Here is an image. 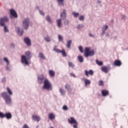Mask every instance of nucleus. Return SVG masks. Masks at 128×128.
<instances>
[{
	"label": "nucleus",
	"instance_id": "f257e3e1",
	"mask_svg": "<svg viewBox=\"0 0 128 128\" xmlns=\"http://www.w3.org/2000/svg\"><path fill=\"white\" fill-rule=\"evenodd\" d=\"M26 56L23 55L21 57V62L23 64H25V66H29L30 62H28V60H30V58H32V53L30 52H26Z\"/></svg>",
	"mask_w": 128,
	"mask_h": 128
},
{
	"label": "nucleus",
	"instance_id": "f03ea898",
	"mask_svg": "<svg viewBox=\"0 0 128 128\" xmlns=\"http://www.w3.org/2000/svg\"><path fill=\"white\" fill-rule=\"evenodd\" d=\"M1 96L2 98L5 100V104H6L7 106H12V97H10V96L8 95L6 92H2L1 94Z\"/></svg>",
	"mask_w": 128,
	"mask_h": 128
},
{
	"label": "nucleus",
	"instance_id": "7ed1b4c3",
	"mask_svg": "<svg viewBox=\"0 0 128 128\" xmlns=\"http://www.w3.org/2000/svg\"><path fill=\"white\" fill-rule=\"evenodd\" d=\"M8 22V18L6 16L0 19V26H4V32H9L6 25V22Z\"/></svg>",
	"mask_w": 128,
	"mask_h": 128
},
{
	"label": "nucleus",
	"instance_id": "20e7f679",
	"mask_svg": "<svg viewBox=\"0 0 128 128\" xmlns=\"http://www.w3.org/2000/svg\"><path fill=\"white\" fill-rule=\"evenodd\" d=\"M43 90H46L48 92L50 90H52V83L48 79H45L43 82V86L42 87Z\"/></svg>",
	"mask_w": 128,
	"mask_h": 128
},
{
	"label": "nucleus",
	"instance_id": "39448f33",
	"mask_svg": "<svg viewBox=\"0 0 128 128\" xmlns=\"http://www.w3.org/2000/svg\"><path fill=\"white\" fill-rule=\"evenodd\" d=\"M30 24V20L28 18H24L22 22V26L24 30H28Z\"/></svg>",
	"mask_w": 128,
	"mask_h": 128
},
{
	"label": "nucleus",
	"instance_id": "423d86ee",
	"mask_svg": "<svg viewBox=\"0 0 128 128\" xmlns=\"http://www.w3.org/2000/svg\"><path fill=\"white\" fill-rule=\"evenodd\" d=\"M94 56V50H90V48L86 47L85 48L84 56L88 58V56Z\"/></svg>",
	"mask_w": 128,
	"mask_h": 128
},
{
	"label": "nucleus",
	"instance_id": "0eeeda50",
	"mask_svg": "<svg viewBox=\"0 0 128 128\" xmlns=\"http://www.w3.org/2000/svg\"><path fill=\"white\" fill-rule=\"evenodd\" d=\"M44 82V76L42 74H40L38 76V82L40 84H42V82Z\"/></svg>",
	"mask_w": 128,
	"mask_h": 128
},
{
	"label": "nucleus",
	"instance_id": "6e6552de",
	"mask_svg": "<svg viewBox=\"0 0 128 128\" xmlns=\"http://www.w3.org/2000/svg\"><path fill=\"white\" fill-rule=\"evenodd\" d=\"M60 16L61 20H65L66 18V10L64 9L62 10V12L60 14Z\"/></svg>",
	"mask_w": 128,
	"mask_h": 128
},
{
	"label": "nucleus",
	"instance_id": "1a4fd4ad",
	"mask_svg": "<svg viewBox=\"0 0 128 128\" xmlns=\"http://www.w3.org/2000/svg\"><path fill=\"white\" fill-rule=\"evenodd\" d=\"M101 70L104 72H105V74H108V72H110V66H102L101 68Z\"/></svg>",
	"mask_w": 128,
	"mask_h": 128
},
{
	"label": "nucleus",
	"instance_id": "9d476101",
	"mask_svg": "<svg viewBox=\"0 0 128 128\" xmlns=\"http://www.w3.org/2000/svg\"><path fill=\"white\" fill-rule=\"evenodd\" d=\"M68 122L70 124H77L76 120L74 119V117H70V118L68 119Z\"/></svg>",
	"mask_w": 128,
	"mask_h": 128
},
{
	"label": "nucleus",
	"instance_id": "9b49d317",
	"mask_svg": "<svg viewBox=\"0 0 128 128\" xmlns=\"http://www.w3.org/2000/svg\"><path fill=\"white\" fill-rule=\"evenodd\" d=\"M24 42L28 46H32L30 39L28 37H26L24 38Z\"/></svg>",
	"mask_w": 128,
	"mask_h": 128
},
{
	"label": "nucleus",
	"instance_id": "f8f14e48",
	"mask_svg": "<svg viewBox=\"0 0 128 128\" xmlns=\"http://www.w3.org/2000/svg\"><path fill=\"white\" fill-rule=\"evenodd\" d=\"M94 70H90L89 71H88V70H84V74L86 76H88V75L90 76H94Z\"/></svg>",
	"mask_w": 128,
	"mask_h": 128
},
{
	"label": "nucleus",
	"instance_id": "ddd939ff",
	"mask_svg": "<svg viewBox=\"0 0 128 128\" xmlns=\"http://www.w3.org/2000/svg\"><path fill=\"white\" fill-rule=\"evenodd\" d=\"M10 14L12 16H13V18H18V14H16V12L14 10L11 9L10 10Z\"/></svg>",
	"mask_w": 128,
	"mask_h": 128
},
{
	"label": "nucleus",
	"instance_id": "4468645a",
	"mask_svg": "<svg viewBox=\"0 0 128 128\" xmlns=\"http://www.w3.org/2000/svg\"><path fill=\"white\" fill-rule=\"evenodd\" d=\"M108 26L107 25L104 26L102 28V36H104V34H106V30H108Z\"/></svg>",
	"mask_w": 128,
	"mask_h": 128
},
{
	"label": "nucleus",
	"instance_id": "2eb2a0df",
	"mask_svg": "<svg viewBox=\"0 0 128 128\" xmlns=\"http://www.w3.org/2000/svg\"><path fill=\"white\" fill-rule=\"evenodd\" d=\"M62 19L60 18L57 20V26L58 28H60L62 26Z\"/></svg>",
	"mask_w": 128,
	"mask_h": 128
},
{
	"label": "nucleus",
	"instance_id": "dca6fc26",
	"mask_svg": "<svg viewBox=\"0 0 128 128\" xmlns=\"http://www.w3.org/2000/svg\"><path fill=\"white\" fill-rule=\"evenodd\" d=\"M12 114L10 112L6 113V114H4V118H6L7 120H10L12 118Z\"/></svg>",
	"mask_w": 128,
	"mask_h": 128
},
{
	"label": "nucleus",
	"instance_id": "f3484780",
	"mask_svg": "<svg viewBox=\"0 0 128 128\" xmlns=\"http://www.w3.org/2000/svg\"><path fill=\"white\" fill-rule=\"evenodd\" d=\"M114 66H122V62L120 60H116L114 62Z\"/></svg>",
	"mask_w": 128,
	"mask_h": 128
},
{
	"label": "nucleus",
	"instance_id": "a211bd4d",
	"mask_svg": "<svg viewBox=\"0 0 128 128\" xmlns=\"http://www.w3.org/2000/svg\"><path fill=\"white\" fill-rule=\"evenodd\" d=\"M32 120H34L37 122H38L40 120V118L36 115H32Z\"/></svg>",
	"mask_w": 128,
	"mask_h": 128
},
{
	"label": "nucleus",
	"instance_id": "6ab92c4d",
	"mask_svg": "<svg viewBox=\"0 0 128 128\" xmlns=\"http://www.w3.org/2000/svg\"><path fill=\"white\" fill-rule=\"evenodd\" d=\"M84 28V25L82 24H80L76 26V28L79 30H80Z\"/></svg>",
	"mask_w": 128,
	"mask_h": 128
},
{
	"label": "nucleus",
	"instance_id": "aec40b11",
	"mask_svg": "<svg viewBox=\"0 0 128 128\" xmlns=\"http://www.w3.org/2000/svg\"><path fill=\"white\" fill-rule=\"evenodd\" d=\"M57 2L58 4V6H64V0H57Z\"/></svg>",
	"mask_w": 128,
	"mask_h": 128
},
{
	"label": "nucleus",
	"instance_id": "412c9836",
	"mask_svg": "<svg viewBox=\"0 0 128 128\" xmlns=\"http://www.w3.org/2000/svg\"><path fill=\"white\" fill-rule=\"evenodd\" d=\"M38 56L40 58H42V60H46V56H44V53L42 52L39 53Z\"/></svg>",
	"mask_w": 128,
	"mask_h": 128
},
{
	"label": "nucleus",
	"instance_id": "4be33fe9",
	"mask_svg": "<svg viewBox=\"0 0 128 128\" xmlns=\"http://www.w3.org/2000/svg\"><path fill=\"white\" fill-rule=\"evenodd\" d=\"M102 94L103 96H106L108 94V91L106 90H102Z\"/></svg>",
	"mask_w": 128,
	"mask_h": 128
},
{
	"label": "nucleus",
	"instance_id": "5701e85b",
	"mask_svg": "<svg viewBox=\"0 0 128 128\" xmlns=\"http://www.w3.org/2000/svg\"><path fill=\"white\" fill-rule=\"evenodd\" d=\"M17 32H18V36H22V34H24L23 30H20V29L19 28H17Z\"/></svg>",
	"mask_w": 128,
	"mask_h": 128
},
{
	"label": "nucleus",
	"instance_id": "b1692460",
	"mask_svg": "<svg viewBox=\"0 0 128 128\" xmlns=\"http://www.w3.org/2000/svg\"><path fill=\"white\" fill-rule=\"evenodd\" d=\"M46 20L49 22V24H51L52 22V18H50V15H47L46 17Z\"/></svg>",
	"mask_w": 128,
	"mask_h": 128
},
{
	"label": "nucleus",
	"instance_id": "393cba45",
	"mask_svg": "<svg viewBox=\"0 0 128 128\" xmlns=\"http://www.w3.org/2000/svg\"><path fill=\"white\" fill-rule=\"evenodd\" d=\"M44 40L47 42H52V38H50V36H46L44 37Z\"/></svg>",
	"mask_w": 128,
	"mask_h": 128
},
{
	"label": "nucleus",
	"instance_id": "a878e982",
	"mask_svg": "<svg viewBox=\"0 0 128 128\" xmlns=\"http://www.w3.org/2000/svg\"><path fill=\"white\" fill-rule=\"evenodd\" d=\"M65 88H66V90H68V92L72 90V88H70V84H66L65 86Z\"/></svg>",
	"mask_w": 128,
	"mask_h": 128
},
{
	"label": "nucleus",
	"instance_id": "bb28decb",
	"mask_svg": "<svg viewBox=\"0 0 128 128\" xmlns=\"http://www.w3.org/2000/svg\"><path fill=\"white\" fill-rule=\"evenodd\" d=\"M6 70L8 72H10V70H12V66H10V64H6Z\"/></svg>",
	"mask_w": 128,
	"mask_h": 128
},
{
	"label": "nucleus",
	"instance_id": "cd10ccee",
	"mask_svg": "<svg viewBox=\"0 0 128 128\" xmlns=\"http://www.w3.org/2000/svg\"><path fill=\"white\" fill-rule=\"evenodd\" d=\"M84 82L85 84V86H86L88 84H90V81L88 79H84Z\"/></svg>",
	"mask_w": 128,
	"mask_h": 128
},
{
	"label": "nucleus",
	"instance_id": "c85d7f7f",
	"mask_svg": "<svg viewBox=\"0 0 128 128\" xmlns=\"http://www.w3.org/2000/svg\"><path fill=\"white\" fill-rule=\"evenodd\" d=\"M72 40H69L67 42V48H70V46H72Z\"/></svg>",
	"mask_w": 128,
	"mask_h": 128
},
{
	"label": "nucleus",
	"instance_id": "c756f323",
	"mask_svg": "<svg viewBox=\"0 0 128 128\" xmlns=\"http://www.w3.org/2000/svg\"><path fill=\"white\" fill-rule=\"evenodd\" d=\"M48 74L50 76H54V72L52 70H49Z\"/></svg>",
	"mask_w": 128,
	"mask_h": 128
},
{
	"label": "nucleus",
	"instance_id": "7c9ffc66",
	"mask_svg": "<svg viewBox=\"0 0 128 128\" xmlns=\"http://www.w3.org/2000/svg\"><path fill=\"white\" fill-rule=\"evenodd\" d=\"M53 50L56 52H58V54H60V52H62V50H60L58 48H57L56 46L54 47Z\"/></svg>",
	"mask_w": 128,
	"mask_h": 128
},
{
	"label": "nucleus",
	"instance_id": "2f4dec72",
	"mask_svg": "<svg viewBox=\"0 0 128 128\" xmlns=\"http://www.w3.org/2000/svg\"><path fill=\"white\" fill-rule=\"evenodd\" d=\"M78 58L80 62H84V57H82V56H78Z\"/></svg>",
	"mask_w": 128,
	"mask_h": 128
},
{
	"label": "nucleus",
	"instance_id": "473e14b6",
	"mask_svg": "<svg viewBox=\"0 0 128 128\" xmlns=\"http://www.w3.org/2000/svg\"><path fill=\"white\" fill-rule=\"evenodd\" d=\"M72 14L74 16V18H78L80 16V13L76 12H72Z\"/></svg>",
	"mask_w": 128,
	"mask_h": 128
},
{
	"label": "nucleus",
	"instance_id": "72a5a7b5",
	"mask_svg": "<svg viewBox=\"0 0 128 128\" xmlns=\"http://www.w3.org/2000/svg\"><path fill=\"white\" fill-rule=\"evenodd\" d=\"M4 62H6V64H10V60H8V58L6 57H4Z\"/></svg>",
	"mask_w": 128,
	"mask_h": 128
},
{
	"label": "nucleus",
	"instance_id": "f704fd0d",
	"mask_svg": "<svg viewBox=\"0 0 128 128\" xmlns=\"http://www.w3.org/2000/svg\"><path fill=\"white\" fill-rule=\"evenodd\" d=\"M7 92L8 94H10L9 96H12V91L10 88L7 87Z\"/></svg>",
	"mask_w": 128,
	"mask_h": 128
},
{
	"label": "nucleus",
	"instance_id": "c9c22d12",
	"mask_svg": "<svg viewBox=\"0 0 128 128\" xmlns=\"http://www.w3.org/2000/svg\"><path fill=\"white\" fill-rule=\"evenodd\" d=\"M64 26H68L70 24V20L68 19H66L64 20Z\"/></svg>",
	"mask_w": 128,
	"mask_h": 128
},
{
	"label": "nucleus",
	"instance_id": "e433bc0d",
	"mask_svg": "<svg viewBox=\"0 0 128 128\" xmlns=\"http://www.w3.org/2000/svg\"><path fill=\"white\" fill-rule=\"evenodd\" d=\"M58 40L59 42H62V40H64V37L62 35L58 34Z\"/></svg>",
	"mask_w": 128,
	"mask_h": 128
},
{
	"label": "nucleus",
	"instance_id": "4c0bfd02",
	"mask_svg": "<svg viewBox=\"0 0 128 128\" xmlns=\"http://www.w3.org/2000/svg\"><path fill=\"white\" fill-rule=\"evenodd\" d=\"M60 92L62 96H64V94H66V92L64 91V89L62 88H60Z\"/></svg>",
	"mask_w": 128,
	"mask_h": 128
},
{
	"label": "nucleus",
	"instance_id": "58836bf2",
	"mask_svg": "<svg viewBox=\"0 0 128 128\" xmlns=\"http://www.w3.org/2000/svg\"><path fill=\"white\" fill-rule=\"evenodd\" d=\"M80 22H84V16H80L78 18Z\"/></svg>",
	"mask_w": 128,
	"mask_h": 128
},
{
	"label": "nucleus",
	"instance_id": "ea45409f",
	"mask_svg": "<svg viewBox=\"0 0 128 128\" xmlns=\"http://www.w3.org/2000/svg\"><path fill=\"white\" fill-rule=\"evenodd\" d=\"M96 64H97L98 66H102V64H104V63L102 62H100L98 60H96Z\"/></svg>",
	"mask_w": 128,
	"mask_h": 128
},
{
	"label": "nucleus",
	"instance_id": "a19ab883",
	"mask_svg": "<svg viewBox=\"0 0 128 128\" xmlns=\"http://www.w3.org/2000/svg\"><path fill=\"white\" fill-rule=\"evenodd\" d=\"M68 64L70 68H74L75 66L74 64L72 62H68Z\"/></svg>",
	"mask_w": 128,
	"mask_h": 128
},
{
	"label": "nucleus",
	"instance_id": "79ce46f5",
	"mask_svg": "<svg viewBox=\"0 0 128 128\" xmlns=\"http://www.w3.org/2000/svg\"><path fill=\"white\" fill-rule=\"evenodd\" d=\"M49 118H50V120H54V114H50Z\"/></svg>",
	"mask_w": 128,
	"mask_h": 128
},
{
	"label": "nucleus",
	"instance_id": "37998d69",
	"mask_svg": "<svg viewBox=\"0 0 128 128\" xmlns=\"http://www.w3.org/2000/svg\"><path fill=\"white\" fill-rule=\"evenodd\" d=\"M60 54H62L63 56H66V52H64V50H61Z\"/></svg>",
	"mask_w": 128,
	"mask_h": 128
},
{
	"label": "nucleus",
	"instance_id": "c03bdc74",
	"mask_svg": "<svg viewBox=\"0 0 128 128\" xmlns=\"http://www.w3.org/2000/svg\"><path fill=\"white\" fill-rule=\"evenodd\" d=\"M62 110H68V106H66V105H64L63 107H62Z\"/></svg>",
	"mask_w": 128,
	"mask_h": 128
},
{
	"label": "nucleus",
	"instance_id": "a18cd8bd",
	"mask_svg": "<svg viewBox=\"0 0 128 128\" xmlns=\"http://www.w3.org/2000/svg\"><path fill=\"white\" fill-rule=\"evenodd\" d=\"M78 122H77V123H74L73 124V128H78Z\"/></svg>",
	"mask_w": 128,
	"mask_h": 128
},
{
	"label": "nucleus",
	"instance_id": "49530a36",
	"mask_svg": "<svg viewBox=\"0 0 128 128\" xmlns=\"http://www.w3.org/2000/svg\"><path fill=\"white\" fill-rule=\"evenodd\" d=\"M98 86H104V81H102V80H100V81H99Z\"/></svg>",
	"mask_w": 128,
	"mask_h": 128
},
{
	"label": "nucleus",
	"instance_id": "de8ad7c7",
	"mask_svg": "<svg viewBox=\"0 0 128 128\" xmlns=\"http://www.w3.org/2000/svg\"><path fill=\"white\" fill-rule=\"evenodd\" d=\"M78 49L80 52H84V50H82V46H80Z\"/></svg>",
	"mask_w": 128,
	"mask_h": 128
},
{
	"label": "nucleus",
	"instance_id": "09e8293b",
	"mask_svg": "<svg viewBox=\"0 0 128 128\" xmlns=\"http://www.w3.org/2000/svg\"><path fill=\"white\" fill-rule=\"evenodd\" d=\"M39 12L40 14H42V16H44V11L39 10Z\"/></svg>",
	"mask_w": 128,
	"mask_h": 128
},
{
	"label": "nucleus",
	"instance_id": "8fccbe9b",
	"mask_svg": "<svg viewBox=\"0 0 128 128\" xmlns=\"http://www.w3.org/2000/svg\"><path fill=\"white\" fill-rule=\"evenodd\" d=\"M1 82H6V78H2Z\"/></svg>",
	"mask_w": 128,
	"mask_h": 128
},
{
	"label": "nucleus",
	"instance_id": "3c124183",
	"mask_svg": "<svg viewBox=\"0 0 128 128\" xmlns=\"http://www.w3.org/2000/svg\"><path fill=\"white\" fill-rule=\"evenodd\" d=\"M89 36H90V38H94V34H92V33H90L89 34Z\"/></svg>",
	"mask_w": 128,
	"mask_h": 128
},
{
	"label": "nucleus",
	"instance_id": "603ef678",
	"mask_svg": "<svg viewBox=\"0 0 128 128\" xmlns=\"http://www.w3.org/2000/svg\"><path fill=\"white\" fill-rule=\"evenodd\" d=\"M0 118H4V113L0 112Z\"/></svg>",
	"mask_w": 128,
	"mask_h": 128
},
{
	"label": "nucleus",
	"instance_id": "864d4df0",
	"mask_svg": "<svg viewBox=\"0 0 128 128\" xmlns=\"http://www.w3.org/2000/svg\"><path fill=\"white\" fill-rule=\"evenodd\" d=\"M70 76H73V78H76V74H74V73H70Z\"/></svg>",
	"mask_w": 128,
	"mask_h": 128
},
{
	"label": "nucleus",
	"instance_id": "5fc2aeb1",
	"mask_svg": "<svg viewBox=\"0 0 128 128\" xmlns=\"http://www.w3.org/2000/svg\"><path fill=\"white\" fill-rule=\"evenodd\" d=\"M23 128H30V127L26 124H24L23 126Z\"/></svg>",
	"mask_w": 128,
	"mask_h": 128
},
{
	"label": "nucleus",
	"instance_id": "6e6d98bb",
	"mask_svg": "<svg viewBox=\"0 0 128 128\" xmlns=\"http://www.w3.org/2000/svg\"><path fill=\"white\" fill-rule=\"evenodd\" d=\"M122 20H126V16L125 15H122Z\"/></svg>",
	"mask_w": 128,
	"mask_h": 128
},
{
	"label": "nucleus",
	"instance_id": "4d7b16f0",
	"mask_svg": "<svg viewBox=\"0 0 128 128\" xmlns=\"http://www.w3.org/2000/svg\"><path fill=\"white\" fill-rule=\"evenodd\" d=\"M97 4H102V1L97 0Z\"/></svg>",
	"mask_w": 128,
	"mask_h": 128
},
{
	"label": "nucleus",
	"instance_id": "13d9d810",
	"mask_svg": "<svg viewBox=\"0 0 128 128\" xmlns=\"http://www.w3.org/2000/svg\"><path fill=\"white\" fill-rule=\"evenodd\" d=\"M106 38H110V34L108 33L106 34Z\"/></svg>",
	"mask_w": 128,
	"mask_h": 128
},
{
	"label": "nucleus",
	"instance_id": "bf43d9fd",
	"mask_svg": "<svg viewBox=\"0 0 128 128\" xmlns=\"http://www.w3.org/2000/svg\"><path fill=\"white\" fill-rule=\"evenodd\" d=\"M90 60H91V62H92L94 60L91 59Z\"/></svg>",
	"mask_w": 128,
	"mask_h": 128
},
{
	"label": "nucleus",
	"instance_id": "052dcab7",
	"mask_svg": "<svg viewBox=\"0 0 128 128\" xmlns=\"http://www.w3.org/2000/svg\"><path fill=\"white\" fill-rule=\"evenodd\" d=\"M114 38H116V36H114Z\"/></svg>",
	"mask_w": 128,
	"mask_h": 128
}]
</instances>
